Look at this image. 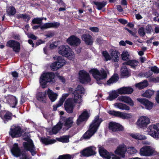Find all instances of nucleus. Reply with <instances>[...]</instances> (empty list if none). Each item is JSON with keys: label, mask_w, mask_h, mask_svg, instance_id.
I'll return each mask as SVG.
<instances>
[{"label": "nucleus", "mask_w": 159, "mask_h": 159, "mask_svg": "<svg viewBox=\"0 0 159 159\" xmlns=\"http://www.w3.org/2000/svg\"><path fill=\"white\" fill-rule=\"evenodd\" d=\"M102 121V119H99V116H97L90 124L89 129L83 135L81 138L82 139H89L97 132L100 123Z\"/></svg>", "instance_id": "f257e3e1"}, {"label": "nucleus", "mask_w": 159, "mask_h": 159, "mask_svg": "<svg viewBox=\"0 0 159 159\" xmlns=\"http://www.w3.org/2000/svg\"><path fill=\"white\" fill-rule=\"evenodd\" d=\"M55 75L52 72H47L43 73L39 79V83L43 88L47 87V84L50 83L53 84L55 82Z\"/></svg>", "instance_id": "f03ea898"}, {"label": "nucleus", "mask_w": 159, "mask_h": 159, "mask_svg": "<svg viewBox=\"0 0 159 159\" xmlns=\"http://www.w3.org/2000/svg\"><path fill=\"white\" fill-rule=\"evenodd\" d=\"M89 72L92 74L93 77L98 84H102L101 80L105 79L107 77V72L104 69L99 71L97 69L92 68L89 70Z\"/></svg>", "instance_id": "7ed1b4c3"}, {"label": "nucleus", "mask_w": 159, "mask_h": 159, "mask_svg": "<svg viewBox=\"0 0 159 159\" xmlns=\"http://www.w3.org/2000/svg\"><path fill=\"white\" fill-rule=\"evenodd\" d=\"M59 53L63 56L66 57L68 59L74 61L75 59L74 53L68 46L62 45L59 48Z\"/></svg>", "instance_id": "20e7f679"}, {"label": "nucleus", "mask_w": 159, "mask_h": 159, "mask_svg": "<svg viewBox=\"0 0 159 159\" xmlns=\"http://www.w3.org/2000/svg\"><path fill=\"white\" fill-rule=\"evenodd\" d=\"M23 132V129L20 126L13 125L10 129L9 134L12 138H18L22 136Z\"/></svg>", "instance_id": "39448f33"}, {"label": "nucleus", "mask_w": 159, "mask_h": 159, "mask_svg": "<svg viewBox=\"0 0 159 159\" xmlns=\"http://www.w3.org/2000/svg\"><path fill=\"white\" fill-rule=\"evenodd\" d=\"M53 58L57 61L52 63L50 66L51 70L53 71L57 70L64 66L66 63V60L60 56L54 57Z\"/></svg>", "instance_id": "423d86ee"}, {"label": "nucleus", "mask_w": 159, "mask_h": 159, "mask_svg": "<svg viewBox=\"0 0 159 159\" xmlns=\"http://www.w3.org/2000/svg\"><path fill=\"white\" fill-rule=\"evenodd\" d=\"M79 80L80 83L83 84H87L91 81V78L89 73L83 70L79 72Z\"/></svg>", "instance_id": "0eeeda50"}, {"label": "nucleus", "mask_w": 159, "mask_h": 159, "mask_svg": "<svg viewBox=\"0 0 159 159\" xmlns=\"http://www.w3.org/2000/svg\"><path fill=\"white\" fill-rule=\"evenodd\" d=\"M149 123V118L145 116H142L137 120L136 125L139 128L145 129Z\"/></svg>", "instance_id": "6e6552de"}, {"label": "nucleus", "mask_w": 159, "mask_h": 159, "mask_svg": "<svg viewBox=\"0 0 159 159\" xmlns=\"http://www.w3.org/2000/svg\"><path fill=\"white\" fill-rule=\"evenodd\" d=\"M6 46L12 48L13 51L16 53L20 52V43L15 40H10L7 42Z\"/></svg>", "instance_id": "1a4fd4ad"}, {"label": "nucleus", "mask_w": 159, "mask_h": 159, "mask_svg": "<svg viewBox=\"0 0 159 159\" xmlns=\"http://www.w3.org/2000/svg\"><path fill=\"white\" fill-rule=\"evenodd\" d=\"M64 107L67 113H72L75 107L73 99L71 98H68L65 102Z\"/></svg>", "instance_id": "9d476101"}, {"label": "nucleus", "mask_w": 159, "mask_h": 159, "mask_svg": "<svg viewBox=\"0 0 159 159\" xmlns=\"http://www.w3.org/2000/svg\"><path fill=\"white\" fill-rule=\"evenodd\" d=\"M96 148L93 146H91L84 149L81 152L83 156L89 157L95 155Z\"/></svg>", "instance_id": "9b49d317"}, {"label": "nucleus", "mask_w": 159, "mask_h": 159, "mask_svg": "<svg viewBox=\"0 0 159 159\" xmlns=\"http://www.w3.org/2000/svg\"><path fill=\"white\" fill-rule=\"evenodd\" d=\"M73 119V118L72 116L64 119L62 123L64 126L63 128V130L66 131L68 130L74 125V122Z\"/></svg>", "instance_id": "f8f14e48"}, {"label": "nucleus", "mask_w": 159, "mask_h": 159, "mask_svg": "<svg viewBox=\"0 0 159 159\" xmlns=\"http://www.w3.org/2000/svg\"><path fill=\"white\" fill-rule=\"evenodd\" d=\"M108 128L113 132L122 131L124 130V127L121 125L114 122H109Z\"/></svg>", "instance_id": "ddd939ff"}, {"label": "nucleus", "mask_w": 159, "mask_h": 159, "mask_svg": "<svg viewBox=\"0 0 159 159\" xmlns=\"http://www.w3.org/2000/svg\"><path fill=\"white\" fill-rule=\"evenodd\" d=\"M67 43L71 46H77L81 43L80 39L74 35H72L67 40Z\"/></svg>", "instance_id": "4468645a"}, {"label": "nucleus", "mask_w": 159, "mask_h": 159, "mask_svg": "<svg viewBox=\"0 0 159 159\" xmlns=\"http://www.w3.org/2000/svg\"><path fill=\"white\" fill-rule=\"evenodd\" d=\"M153 129L152 131L150 128V135L156 139H159V123L153 125Z\"/></svg>", "instance_id": "2eb2a0df"}, {"label": "nucleus", "mask_w": 159, "mask_h": 159, "mask_svg": "<svg viewBox=\"0 0 159 159\" xmlns=\"http://www.w3.org/2000/svg\"><path fill=\"white\" fill-rule=\"evenodd\" d=\"M89 116L90 115L87 110L84 111L79 116L78 119L77 120V125H79L81 122L87 120Z\"/></svg>", "instance_id": "dca6fc26"}, {"label": "nucleus", "mask_w": 159, "mask_h": 159, "mask_svg": "<svg viewBox=\"0 0 159 159\" xmlns=\"http://www.w3.org/2000/svg\"><path fill=\"white\" fill-rule=\"evenodd\" d=\"M6 98L7 102L8 103L10 106L12 108H15L18 103V101L16 97L9 95L7 96Z\"/></svg>", "instance_id": "f3484780"}, {"label": "nucleus", "mask_w": 159, "mask_h": 159, "mask_svg": "<svg viewBox=\"0 0 159 159\" xmlns=\"http://www.w3.org/2000/svg\"><path fill=\"white\" fill-rule=\"evenodd\" d=\"M126 151V147L123 145H121L117 147L116 150L115 151V153L116 154L120 156L121 157L124 158Z\"/></svg>", "instance_id": "a211bd4d"}, {"label": "nucleus", "mask_w": 159, "mask_h": 159, "mask_svg": "<svg viewBox=\"0 0 159 159\" xmlns=\"http://www.w3.org/2000/svg\"><path fill=\"white\" fill-rule=\"evenodd\" d=\"M11 152L12 154L16 157H18L21 155V152L22 151L19 147L18 143H15L14 144L13 147L11 149Z\"/></svg>", "instance_id": "6ab92c4d"}, {"label": "nucleus", "mask_w": 159, "mask_h": 159, "mask_svg": "<svg viewBox=\"0 0 159 159\" xmlns=\"http://www.w3.org/2000/svg\"><path fill=\"white\" fill-rule=\"evenodd\" d=\"M50 138L49 136H47V137H41L39 139L41 142L46 145L53 144L56 142L55 139H49Z\"/></svg>", "instance_id": "aec40b11"}, {"label": "nucleus", "mask_w": 159, "mask_h": 159, "mask_svg": "<svg viewBox=\"0 0 159 159\" xmlns=\"http://www.w3.org/2000/svg\"><path fill=\"white\" fill-rule=\"evenodd\" d=\"M99 152L100 156L107 159H110L111 155L109 152L103 147H100L99 149Z\"/></svg>", "instance_id": "412c9836"}, {"label": "nucleus", "mask_w": 159, "mask_h": 159, "mask_svg": "<svg viewBox=\"0 0 159 159\" xmlns=\"http://www.w3.org/2000/svg\"><path fill=\"white\" fill-rule=\"evenodd\" d=\"M120 72L122 78H127L131 75V72L128 70L126 65H123L120 70Z\"/></svg>", "instance_id": "4be33fe9"}, {"label": "nucleus", "mask_w": 159, "mask_h": 159, "mask_svg": "<svg viewBox=\"0 0 159 159\" xmlns=\"http://www.w3.org/2000/svg\"><path fill=\"white\" fill-rule=\"evenodd\" d=\"M83 40L84 41L87 45H91L93 43V38L91 36L87 34H83L81 37Z\"/></svg>", "instance_id": "5701e85b"}, {"label": "nucleus", "mask_w": 159, "mask_h": 159, "mask_svg": "<svg viewBox=\"0 0 159 159\" xmlns=\"http://www.w3.org/2000/svg\"><path fill=\"white\" fill-rule=\"evenodd\" d=\"M23 145L24 149L27 151H30L33 156L35 155V153L32 154L33 152L34 151V148H35L34 145L32 143H28L27 142H24Z\"/></svg>", "instance_id": "b1692460"}, {"label": "nucleus", "mask_w": 159, "mask_h": 159, "mask_svg": "<svg viewBox=\"0 0 159 159\" xmlns=\"http://www.w3.org/2000/svg\"><path fill=\"white\" fill-rule=\"evenodd\" d=\"M118 100L129 104L130 106H133L134 103L133 101L129 97L127 96H121L118 98Z\"/></svg>", "instance_id": "393cba45"}, {"label": "nucleus", "mask_w": 159, "mask_h": 159, "mask_svg": "<svg viewBox=\"0 0 159 159\" xmlns=\"http://www.w3.org/2000/svg\"><path fill=\"white\" fill-rule=\"evenodd\" d=\"M139 63V61L135 60H129L127 61L123 62L122 63L123 65H127L130 66L131 68L135 69Z\"/></svg>", "instance_id": "a878e982"}, {"label": "nucleus", "mask_w": 159, "mask_h": 159, "mask_svg": "<svg viewBox=\"0 0 159 159\" xmlns=\"http://www.w3.org/2000/svg\"><path fill=\"white\" fill-rule=\"evenodd\" d=\"M111 51L110 54L114 62H118L119 60L120 52L116 50L111 49Z\"/></svg>", "instance_id": "bb28decb"}, {"label": "nucleus", "mask_w": 159, "mask_h": 159, "mask_svg": "<svg viewBox=\"0 0 159 159\" xmlns=\"http://www.w3.org/2000/svg\"><path fill=\"white\" fill-rule=\"evenodd\" d=\"M46 96L47 93L46 91L44 93L39 92L36 95L37 99L39 101L46 103Z\"/></svg>", "instance_id": "cd10ccee"}, {"label": "nucleus", "mask_w": 159, "mask_h": 159, "mask_svg": "<svg viewBox=\"0 0 159 159\" xmlns=\"http://www.w3.org/2000/svg\"><path fill=\"white\" fill-rule=\"evenodd\" d=\"M47 94L49 98L52 102L55 101L57 98L58 95L56 93H54L52 90L48 89L47 91Z\"/></svg>", "instance_id": "c85d7f7f"}, {"label": "nucleus", "mask_w": 159, "mask_h": 159, "mask_svg": "<svg viewBox=\"0 0 159 159\" xmlns=\"http://www.w3.org/2000/svg\"><path fill=\"white\" fill-rule=\"evenodd\" d=\"M139 153L141 156H149V146H144L140 150Z\"/></svg>", "instance_id": "c756f323"}, {"label": "nucleus", "mask_w": 159, "mask_h": 159, "mask_svg": "<svg viewBox=\"0 0 159 159\" xmlns=\"http://www.w3.org/2000/svg\"><path fill=\"white\" fill-rule=\"evenodd\" d=\"M6 13L9 16H13L16 13V10L14 6H10L7 8Z\"/></svg>", "instance_id": "7c9ffc66"}, {"label": "nucleus", "mask_w": 159, "mask_h": 159, "mask_svg": "<svg viewBox=\"0 0 159 159\" xmlns=\"http://www.w3.org/2000/svg\"><path fill=\"white\" fill-rule=\"evenodd\" d=\"M119 79L117 74H114L107 81V84L110 85L111 84L117 82Z\"/></svg>", "instance_id": "2f4dec72"}, {"label": "nucleus", "mask_w": 159, "mask_h": 159, "mask_svg": "<svg viewBox=\"0 0 159 159\" xmlns=\"http://www.w3.org/2000/svg\"><path fill=\"white\" fill-rule=\"evenodd\" d=\"M148 85V81L146 80H144L135 84V87L138 88L139 89H142L147 87Z\"/></svg>", "instance_id": "473e14b6"}, {"label": "nucleus", "mask_w": 159, "mask_h": 159, "mask_svg": "<svg viewBox=\"0 0 159 159\" xmlns=\"http://www.w3.org/2000/svg\"><path fill=\"white\" fill-rule=\"evenodd\" d=\"M114 106L120 109L129 110V107L127 105L120 102H116L114 104Z\"/></svg>", "instance_id": "72a5a7b5"}, {"label": "nucleus", "mask_w": 159, "mask_h": 159, "mask_svg": "<svg viewBox=\"0 0 159 159\" xmlns=\"http://www.w3.org/2000/svg\"><path fill=\"white\" fill-rule=\"evenodd\" d=\"M12 114L11 112L9 111H7L3 116L0 114V117H1L2 119L4 120V122H5V121H8L12 119Z\"/></svg>", "instance_id": "f704fd0d"}, {"label": "nucleus", "mask_w": 159, "mask_h": 159, "mask_svg": "<svg viewBox=\"0 0 159 159\" xmlns=\"http://www.w3.org/2000/svg\"><path fill=\"white\" fill-rule=\"evenodd\" d=\"M93 3L97 7V8L98 10H101L107 4V2L104 1L102 2L93 1Z\"/></svg>", "instance_id": "c9c22d12"}, {"label": "nucleus", "mask_w": 159, "mask_h": 159, "mask_svg": "<svg viewBox=\"0 0 159 159\" xmlns=\"http://www.w3.org/2000/svg\"><path fill=\"white\" fill-rule=\"evenodd\" d=\"M137 101L145 106L146 108L149 110V100L145 98H137Z\"/></svg>", "instance_id": "e433bc0d"}, {"label": "nucleus", "mask_w": 159, "mask_h": 159, "mask_svg": "<svg viewBox=\"0 0 159 159\" xmlns=\"http://www.w3.org/2000/svg\"><path fill=\"white\" fill-rule=\"evenodd\" d=\"M16 17L19 19L20 18H23L25 20V21L28 23L30 19V17L29 15L23 14H19L17 15Z\"/></svg>", "instance_id": "4c0bfd02"}, {"label": "nucleus", "mask_w": 159, "mask_h": 159, "mask_svg": "<svg viewBox=\"0 0 159 159\" xmlns=\"http://www.w3.org/2000/svg\"><path fill=\"white\" fill-rule=\"evenodd\" d=\"M154 157L153 158L158 159L159 157V153L155 149L150 146V157Z\"/></svg>", "instance_id": "58836bf2"}, {"label": "nucleus", "mask_w": 159, "mask_h": 159, "mask_svg": "<svg viewBox=\"0 0 159 159\" xmlns=\"http://www.w3.org/2000/svg\"><path fill=\"white\" fill-rule=\"evenodd\" d=\"M62 125L61 124H57L52 129V133L54 134H57L62 128Z\"/></svg>", "instance_id": "ea45409f"}, {"label": "nucleus", "mask_w": 159, "mask_h": 159, "mask_svg": "<svg viewBox=\"0 0 159 159\" xmlns=\"http://www.w3.org/2000/svg\"><path fill=\"white\" fill-rule=\"evenodd\" d=\"M56 139L59 142L64 143H67L69 141V137L67 135L63 136L60 138H57Z\"/></svg>", "instance_id": "a19ab883"}, {"label": "nucleus", "mask_w": 159, "mask_h": 159, "mask_svg": "<svg viewBox=\"0 0 159 159\" xmlns=\"http://www.w3.org/2000/svg\"><path fill=\"white\" fill-rule=\"evenodd\" d=\"M116 91H112V93L109 94L108 97V99L110 101H112L116 98L119 96L118 94Z\"/></svg>", "instance_id": "79ce46f5"}, {"label": "nucleus", "mask_w": 159, "mask_h": 159, "mask_svg": "<svg viewBox=\"0 0 159 159\" xmlns=\"http://www.w3.org/2000/svg\"><path fill=\"white\" fill-rule=\"evenodd\" d=\"M132 115L130 114L123 113L120 112L119 117L124 119H129L132 118Z\"/></svg>", "instance_id": "37998d69"}, {"label": "nucleus", "mask_w": 159, "mask_h": 159, "mask_svg": "<svg viewBox=\"0 0 159 159\" xmlns=\"http://www.w3.org/2000/svg\"><path fill=\"white\" fill-rule=\"evenodd\" d=\"M130 136L133 138L138 140H143L145 139V136H143L139 134H131Z\"/></svg>", "instance_id": "c03bdc74"}, {"label": "nucleus", "mask_w": 159, "mask_h": 159, "mask_svg": "<svg viewBox=\"0 0 159 159\" xmlns=\"http://www.w3.org/2000/svg\"><path fill=\"white\" fill-rule=\"evenodd\" d=\"M121 56L123 60L126 61L129 60V55L127 51H123L121 54Z\"/></svg>", "instance_id": "a18cd8bd"}, {"label": "nucleus", "mask_w": 159, "mask_h": 159, "mask_svg": "<svg viewBox=\"0 0 159 159\" xmlns=\"http://www.w3.org/2000/svg\"><path fill=\"white\" fill-rule=\"evenodd\" d=\"M72 155L68 154L60 155L57 159H72Z\"/></svg>", "instance_id": "49530a36"}, {"label": "nucleus", "mask_w": 159, "mask_h": 159, "mask_svg": "<svg viewBox=\"0 0 159 159\" xmlns=\"http://www.w3.org/2000/svg\"><path fill=\"white\" fill-rule=\"evenodd\" d=\"M72 94L74 95V99L73 100L75 102H76L78 99L79 98L80 95V93L77 92V90L74 91Z\"/></svg>", "instance_id": "de8ad7c7"}, {"label": "nucleus", "mask_w": 159, "mask_h": 159, "mask_svg": "<svg viewBox=\"0 0 159 159\" xmlns=\"http://www.w3.org/2000/svg\"><path fill=\"white\" fill-rule=\"evenodd\" d=\"M102 54L105 57L106 61H107L111 59V57L107 51H103L102 52Z\"/></svg>", "instance_id": "09e8293b"}, {"label": "nucleus", "mask_w": 159, "mask_h": 159, "mask_svg": "<svg viewBox=\"0 0 159 159\" xmlns=\"http://www.w3.org/2000/svg\"><path fill=\"white\" fill-rule=\"evenodd\" d=\"M152 75L150 74V82H153L155 83H159V76L155 77L150 76Z\"/></svg>", "instance_id": "8fccbe9b"}, {"label": "nucleus", "mask_w": 159, "mask_h": 159, "mask_svg": "<svg viewBox=\"0 0 159 159\" xmlns=\"http://www.w3.org/2000/svg\"><path fill=\"white\" fill-rule=\"evenodd\" d=\"M30 134L29 133L25 132L23 135V137H24L25 136V137L23 138V140L27 142H28L29 140H30L32 142V140L30 139Z\"/></svg>", "instance_id": "3c124183"}, {"label": "nucleus", "mask_w": 159, "mask_h": 159, "mask_svg": "<svg viewBox=\"0 0 159 159\" xmlns=\"http://www.w3.org/2000/svg\"><path fill=\"white\" fill-rule=\"evenodd\" d=\"M125 94H130L134 91L132 88L130 87H125Z\"/></svg>", "instance_id": "603ef678"}, {"label": "nucleus", "mask_w": 159, "mask_h": 159, "mask_svg": "<svg viewBox=\"0 0 159 159\" xmlns=\"http://www.w3.org/2000/svg\"><path fill=\"white\" fill-rule=\"evenodd\" d=\"M42 19L40 18H35L32 20V22L33 24H39L41 23Z\"/></svg>", "instance_id": "864d4df0"}, {"label": "nucleus", "mask_w": 159, "mask_h": 159, "mask_svg": "<svg viewBox=\"0 0 159 159\" xmlns=\"http://www.w3.org/2000/svg\"><path fill=\"white\" fill-rule=\"evenodd\" d=\"M75 90H77V92L81 94L84 93V89L82 85H79Z\"/></svg>", "instance_id": "5fc2aeb1"}, {"label": "nucleus", "mask_w": 159, "mask_h": 159, "mask_svg": "<svg viewBox=\"0 0 159 159\" xmlns=\"http://www.w3.org/2000/svg\"><path fill=\"white\" fill-rule=\"evenodd\" d=\"M51 28V22H48L46 23L42 26H41L40 27L41 29L42 30H43L44 29Z\"/></svg>", "instance_id": "6e6d98bb"}, {"label": "nucleus", "mask_w": 159, "mask_h": 159, "mask_svg": "<svg viewBox=\"0 0 159 159\" xmlns=\"http://www.w3.org/2000/svg\"><path fill=\"white\" fill-rule=\"evenodd\" d=\"M125 87H123L118 89L117 90V93L120 94H125Z\"/></svg>", "instance_id": "4d7b16f0"}, {"label": "nucleus", "mask_w": 159, "mask_h": 159, "mask_svg": "<svg viewBox=\"0 0 159 159\" xmlns=\"http://www.w3.org/2000/svg\"><path fill=\"white\" fill-rule=\"evenodd\" d=\"M110 114L119 117L120 111H109L108 112Z\"/></svg>", "instance_id": "13d9d810"}, {"label": "nucleus", "mask_w": 159, "mask_h": 159, "mask_svg": "<svg viewBox=\"0 0 159 159\" xmlns=\"http://www.w3.org/2000/svg\"><path fill=\"white\" fill-rule=\"evenodd\" d=\"M151 71L155 73H159V68L156 66H152L151 68Z\"/></svg>", "instance_id": "bf43d9fd"}, {"label": "nucleus", "mask_w": 159, "mask_h": 159, "mask_svg": "<svg viewBox=\"0 0 159 159\" xmlns=\"http://www.w3.org/2000/svg\"><path fill=\"white\" fill-rule=\"evenodd\" d=\"M138 33L140 36H144L145 34L144 28L143 27L139 28L138 30Z\"/></svg>", "instance_id": "052dcab7"}, {"label": "nucleus", "mask_w": 159, "mask_h": 159, "mask_svg": "<svg viewBox=\"0 0 159 159\" xmlns=\"http://www.w3.org/2000/svg\"><path fill=\"white\" fill-rule=\"evenodd\" d=\"M60 25V23L57 22H51V28H58Z\"/></svg>", "instance_id": "680f3d73"}, {"label": "nucleus", "mask_w": 159, "mask_h": 159, "mask_svg": "<svg viewBox=\"0 0 159 159\" xmlns=\"http://www.w3.org/2000/svg\"><path fill=\"white\" fill-rule=\"evenodd\" d=\"M89 29L92 31L94 32H98L99 31V28L96 27H90Z\"/></svg>", "instance_id": "e2e57ef3"}, {"label": "nucleus", "mask_w": 159, "mask_h": 159, "mask_svg": "<svg viewBox=\"0 0 159 159\" xmlns=\"http://www.w3.org/2000/svg\"><path fill=\"white\" fill-rule=\"evenodd\" d=\"M21 155L22 156V157L20 158V159H28L25 151L22 150L21 151Z\"/></svg>", "instance_id": "0e129e2a"}, {"label": "nucleus", "mask_w": 159, "mask_h": 159, "mask_svg": "<svg viewBox=\"0 0 159 159\" xmlns=\"http://www.w3.org/2000/svg\"><path fill=\"white\" fill-rule=\"evenodd\" d=\"M141 95L143 97L149 98V89L147 90Z\"/></svg>", "instance_id": "69168bd1"}, {"label": "nucleus", "mask_w": 159, "mask_h": 159, "mask_svg": "<svg viewBox=\"0 0 159 159\" xmlns=\"http://www.w3.org/2000/svg\"><path fill=\"white\" fill-rule=\"evenodd\" d=\"M118 21L119 22L123 25H125L128 22L127 20L122 18L119 19Z\"/></svg>", "instance_id": "338daca9"}, {"label": "nucleus", "mask_w": 159, "mask_h": 159, "mask_svg": "<svg viewBox=\"0 0 159 159\" xmlns=\"http://www.w3.org/2000/svg\"><path fill=\"white\" fill-rule=\"evenodd\" d=\"M103 40L101 37H98L96 40V42L99 44H101L102 43Z\"/></svg>", "instance_id": "774afa93"}]
</instances>
